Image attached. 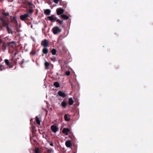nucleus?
Returning a JSON list of instances; mask_svg holds the SVG:
<instances>
[{"mask_svg":"<svg viewBox=\"0 0 153 153\" xmlns=\"http://www.w3.org/2000/svg\"><path fill=\"white\" fill-rule=\"evenodd\" d=\"M8 42H4L0 38V48L4 52L5 51L7 46H8Z\"/></svg>","mask_w":153,"mask_h":153,"instance_id":"3","label":"nucleus"},{"mask_svg":"<svg viewBox=\"0 0 153 153\" xmlns=\"http://www.w3.org/2000/svg\"><path fill=\"white\" fill-rule=\"evenodd\" d=\"M51 129L52 131L54 133H56L58 129L56 126L55 125L52 126H51Z\"/></svg>","mask_w":153,"mask_h":153,"instance_id":"12","label":"nucleus"},{"mask_svg":"<svg viewBox=\"0 0 153 153\" xmlns=\"http://www.w3.org/2000/svg\"><path fill=\"white\" fill-rule=\"evenodd\" d=\"M2 14L4 16H5V17H4V18H5V19L6 18V17L7 16H9V14L8 13H6L5 12V10H4V11H3L2 12Z\"/></svg>","mask_w":153,"mask_h":153,"instance_id":"22","label":"nucleus"},{"mask_svg":"<svg viewBox=\"0 0 153 153\" xmlns=\"http://www.w3.org/2000/svg\"><path fill=\"white\" fill-rule=\"evenodd\" d=\"M64 10L61 8H59L56 10V13L58 15H59L63 13Z\"/></svg>","mask_w":153,"mask_h":153,"instance_id":"10","label":"nucleus"},{"mask_svg":"<svg viewBox=\"0 0 153 153\" xmlns=\"http://www.w3.org/2000/svg\"><path fill=\"white\" fill-rule=\"evenodd\" d=\"M64 119L66 121H69L70 119L69 117V115L68 114H65L64 115Z\"/></svg>","mask_w":153,"mask_h":153,"instance_id":"17","label":"nucleus"},{"mask_svg":"<svg viewBox=\"0 0 153 153\" xmlns=\"http://www.w3.org/2000/svg\"><path fill=\"white\" fill-rule=\"evenodd\" d=\"M50 58L51 60L53 62H55L56 61V58L55 57L53 56H52V57H51Z\"/></svg>","mask_w":153,"mask_h":153,"instance_id":"29","label":"nucleus"},{"mask_svg":"<svg viewBox=\"0 0 153 153\" xmlns=\"http://www.w3.org/2000/svg\"><path fill=\"white\" fill-rule=\"evenodd\" d=\"M56 49L54 48H53L51 51V53L53 55H55L56 53Z\"/></svg>","mask_w":153,"mask_h":153,"instance_id":"26","label":"nucleus"},{"mask_svg":"<svg viewBox=\"0 0 153 153\" xmlns=\"http://www.w3.org/2000/svg\"><path fill=\"white\" fill-rule=\"evenodd\" d=\"M36 53V52L34 51H32L30 53V54L32 55H34Z\"/></svg>","mask_w":153,"mask_h":153,"instance_id":"36","label":"nucleus"},{"mask_svg":"<svg viewBox=\"0 0 153 153\" xmlns=\"http://www.w3.org/2000/svg\"><path fill=\"white\" fill-rule=\"evenodd\" d=\"M32 120V119H31V120H30V122H31V120Z\"/></svg>","mask_w":153,"mask_h":153,"instance_id":"42","label":"nucleus"},{"mask_svg":"<svg viewBox=\"0 0 153 153\" xmlns=\"http://www.w3.org/2000/svg\"><path fill=\"white\" fill-rule=\"evenodd\" d=\"M51 11L50 9H47L45 10L44 13L45 15H50Z\"/></svg>","mask_w":153,"mask_h":153,"instance_id":"18","label":"nucleus"},{"mask_svg":"<svg viewBox=\"0 0 153 153\" xmlns=\"http://www.w3.org/2000/svg\"><path fill=\"white\" fill-rule=\"evenodd\" d=\"M60 0H53L54 2L57 4L58 3V2L60 1Z\"/></svg>","mask_w":153,"mask_h":153,"instance_id":"37","label":"nucleus"},{"mask_svg":"<svg viewBox=\"0 0 153 153\" xmlns=\"http://www.w3.org/2000/svg\"><path fill=\"white\" fill-rule=\"evenodd\" d=\"M70 72L69 71H68L65 72V74L67 76H69L70 74Z\"/></svg>","mask_w":153,"mask_h":153,"instance_id":"35","label":"nucleus"},{"mask_svg":"<svg viewBox=\"0 0 153 153\" xmlns=\"http://www.w3.org/2000/svg\"><path fill=\"white\" fill-rule=\"evenodd\" d=\"M61 17L62 18L65 19H69V17L67 15L65 14L62 15Z\"/></svg>","mask_w":153,"mask_h":153,"instance_id":"21","label":"nucleus"},{"mask_svg":"<svg viewBox=\"0 0 153 153\" xmlns=\"http://www.w3.org/2000/svg\"><path fill=\"white\" fill-rule=\"evenodd\" d=\"M49 144L51 146H53V144L52 142L50 141L49 142Z\"/></svg>","mask_w":153,"mask_h":153,"instance_id":"40","label":"nucleus"},{"mask_svg":"<svg viewBox=\"0 0 153 153\" xmlns=\"http://www.w3.org/2000/svg\"><path fill=\"white\" fill-rule=\"evenodd\" d=\"M35 153H39V148H36L34 150Z\"/></svg>","mask_w":153,"mask_h":153,"instance_id":"30","label":"nucleus"},{"mask_svg":"<svg viewBox=\"0 0 153 153\" xmlns=\"http://www.w3.org/2000/svg\"><path fill=\"white\" fill-rule=\"evenodd\" d=\"M52 31L54 34H58L59 33L62 31V30L60 29L59 27L56 26L54 27L52 29Z\"/></svg>","mask_w":153,"mask_h":153,"instance_id":"4","label":"nucleus"},{"mask_svg":"<svg viewBox=\"0 0 153 153\" xmlns=\"http://www.w3.org/2000/svg\"><path fill=\"white\" fill-rule=\"evenodd\" d=\"M74 103V101L72 98H70L69 99L68 103L69 105H71L73 104Z\"/></svg>","mask_w":153,"mask_h":153,"instance_id":"19","label":"nucleus"},{"mask_svg":"<svg viewBox=\"0 0 153 153\" xmlns=\"http://www.w3.org/2000/svg\"><path fill=\"white\" fill-rule=\"evenodd\" d=\"M50 65V63L49 62H46L45 63V68L46 69H48V68Z\"/></svg>","mask_w":153,"mask_h":153,"instance_id":"20","label":"nucleus"},{"mask_svg":"<svg viewBox=\"0 0 153 153\" xmlns=\"http://www.w3.org/2000/svg\"><path fill=\"white\" fill-rule=\"evenodd\" d=\"M0 21L1 22V23L2 25L7 22L5 19V18H2L0 16Z\"/></svg>","mask_w":153,"mask_h":153,"instance_id":"15","label":"nucleus"},{"mask_svg":"<svg viewBox=\"0 0 153 153\" xmlns=\"http://www.w3.org/2000/svg\"><path fill=\"white\" fill-rule=\"evenodd\" d=\"M4 69H5L4 66H3L2 65H0V71H2Z\"/></svg>","mask_w":153,"mask_h":153,"instance_id":"32","label":"nucleus"},{"mask_svg":"<svg viewBox=\"0 0 153 153\" xmlns=\"http://www.w3.org/2000/svg\"><path fill=\"white\" fill-rule=\"evenodd\" d=\"M37 14V11L36 13V14Z\"/></svg>","mask_w":153,"mask_h":153,"instance_id":"41","label":"nucleus"},{"mask_svg":"<svg viewBox=\"0 0 153 153\" xmlns=\"http://www.w3.org/2000/svg\"><path fill=\"white\" fill-rule=\"evenodd\" d=\"M33 11V7H29V9L28 10L29 13L32 14Z\"/></svg>","mask_w":153,"mask_h":153,"instance_id":"28","label":"nucleus"},{"mask_svg":"<svg viewBox=\"0 0 153 153\" xmlns=\"http://www.w3.org/2000/svg\"><path fill=\"white\" fill-rule=\"evenodd\" d=\"M29 17V15L28 13H25L24 15H21L20 16V19L22 21H25L27 19V18Z\"/></svg>","mask_w":153,"mask_h":153,"instance_id":"7","label":"nucleus"},{"mask_svg":"<svg viewBox=\"0 0 153 153\" xmlns=\"http://www.w3.org/2000/svg\"><path fill=\"white\" fill-rule=\"evenodd\" d=\"M16 59H17L16 62V64L17 63H19L20 65L22 64L24 62V59H22L21 56H18L17 58H16Z\"/></svg>","mask_w":153,"mask_h":153,"instance_id":"6","label":"nucleus"},{"mask_svg":"<svg viewBox=\"0 0 153 153\" xmlns=\"http://www.w3.org/2000/svg\"><path fill=\"white\" fill-rule=\"evenodd\" d=\"M19 51H16L14 55L12 56L11 59L9 60L5 59L4 62L6 65L8 66L10 68H12L14 65H16V62L17 59H16L15 56L18 53Z\"/></svg>","mask_w":153,"mask_h":153,"instance_id":"1","label":"nucleus"},{"mask_svg":"<svg viewBox=\"0 0 153 153\" xmlns=\"http://www.w3.org/2000/svg\"><path fill=\"white\" fill-rule=\"evenodd\" d=\"M1 1V0H0V2Z\"/></svg>","mask_w":153,"mask_h":153,"instance_id":"43","label":"nucleus"},{"mask_svg":"<svg viewBox=\"0 0 153 153\" xmlns=\"http://www.w3.org/2000/svg\"><path fill=\"white\" fill-rule=\"evenodd\" d=\"M2 26L3 27H6L7 30V31L8 33H11L12 34L13 33V32L12 31V29L10 28L9 27V24L8 22H7Z\"/></svg>","mask_w":153,"mask_h":153,"instance_id":"5","label":"nucleus"},{"mask_svg":"<svg viewBox=\"0 0 153 153\" xmlns=\"http://www.w3.org/2000/svg\"><path fill=\"white\" fill-rule=\"evenodd\" d=\"M48 153H52L53 152V149H48L47 151Z\"/></svg>","mask_w":153,"mask_h":153,"instance_id":"33","label":"nucleus"},{"mask_svg":"<svg viewBox=\"0 0 153 153\" xmlns=\"http://www.w3.org/2000/svg\"><path fill=\"white\" fill-rule=\"evenodd\" d=\"M8 47L9 48V53L11 54H12L13 52L15 53L16 51H18L16 50L15 46V43L13 42L8 43Z\"/></svg>","mask_w":153,"mask_h":153,"instance_id":"2","label":"nucleus"},{"mask_svg":"<svg viewBox=\"0 0 153 153\" xmlns=\"http://www.w3.org/2000/svg\"><path fill=\"white\" fill-rule=\"evenodd\" d=\"M48 19L51 22H54L57 20V18L54 15H52L51 16H48Z\"/></svg>","mask_w":153,"mask_h":153,"instance_id":"9","label":"nucleus"},{"mask_svg":"<svg viewBox=\"0 0 153 153\" xmlns=\"http://www.w3.org/2000/svg\"><path fill=\"white\" fill-rule=\"evenodd\" d=\"M70 131V129L67 128H64L62 131V133L65 134L66 135H68V133Z\"/></svg>","mask_w":153,"mask_h":153,"instance_id":"11","label":"nucleus"},{"mask_svg":"<svg viewBox=\"0 0 153 153\" xmlns=\"http://www.w3.org/2000/svg\"><path fill=\"white\" fill-rule=\"evenodd\" d=\"M31 127H32V129L33 130H34L35 128V126L33 124L32 125Z\"/></svg>","mask_w":153,"mask_h":153,"instance_id":"38","label":"nucleus"},{"mask_svg":"<svg viewBox=\"0 0 153 153\" xmlns=\"http://www.w3.org/2000/svg\"><path fill=\"white\" fill-rule=\"evenodd\" d=\"M28 5L30 7H31V6L34 7V6L33 4V3L31 2H28Z\"/></svg>","mask_w":153,"mask_h":153,"instance_id":"34","label":"nucleus"},{"mask_svg":"<svg viewBox=\"0 0 153 153\" xmlns=\"http://www.w3.org/2000/svg\"><path fill=\"white\" fill-rule=\"evenodd\" d=\"M65 145L67 147H71L72 144L71 141L68 140L66 142Z\"/></svg>","mask_w":153,"mask_h":153,"instance_id":"14","label":"nucleus"},{"mask_svg":"<svg viewBox=\"0 0 153 153\" xmlns=\"http://www.w3.org/2000/svg\"><path fill=\"white\" fill-rule=\"evenodd\" d=\"M56 21L57 22H58L59 25H62V27H63V22L62 20H60L59 19H57Z\"/></svg>","mask_w":153,"mask_h":153,"instance_id":"25","label":"nucleus"},{"mask_svg":"<svg viewBox=\"0 0 153 153\" xmlns=\"http://www.w3.org/2000/svg\"><path fill=\"white\" fill-rule=\"evenodd\" d=\"M58 94L59 96L63 97H65L66 96L65 93L61 91H59L58 92Z\"/></svg>","mask_w":153,"mask_h":153,"instance_id":"13","label":"nucleus"},{"mask_svg":"<svg viewBox=\"0 0 153 153\" xmlns=\"http://www.w3.org/2000/svg\"><path fill=\"white\" fill-rule=\"evenodd\" d=\"M41 45L44 47H47L49 46V42L47 39H45L42 42Z\"/></svg>","mask_w":153,"mask_h":153,"instance_id":"8","label":"nucleus"},{"mask_svg":"<svg viewBox=\"0 0 153 153\" xmlns=\"http://www.w3.org/2000/svg\"><path fill=\"white\" fill-rule=\"evenodd\" d=\"M16 20V17L15 16H13L12 18V19L11 20V21H13V22Z\"/></svg>","mask_w":153,"mask_h":153,"instance_id":"31","label":"nucleus"},{"mask_svg":"<svg viewBox=\"0 0 153 153\" xmlns=\"http://www.w3.org/2000/svg\"><path fill=\"white\" fill-rule=\"evenodd\" d=\"M67 105V103L65 101H63L61 102V105L64 108H65Z\"/></svg>","mask_w":153,"mask_h":153,"instance_id":"24","label":"nucleus"},{"mask_svg":"<svg viewBox=\"0 0 153 153\" xmlns=\"http://www.w3.org/2000/svg\"><path fill=\"white\" fill-rule=\"evenodd\" d=\"M48 50L47 47H45L42 50L43 53L46 54L48 53Z\"/></svg>","mask_w":153,"mask_h":153,"instance_id":"16","label":"nucleus"},{"mask_svg":"<svg viewBox=\"0 0 153 153\" xmlns=\"http://www.w3.org/2000/svg\"><path fill=\"white\" fill-rule=\"evenodd\" d=\"M14 24L16 25V26H17L18 25V22L17 21H16L13 22Z\"/></svg>","mask_w":153,"mask_h":153,"instance_id":"39","label":"nucleus"},{"mask_svg":"<svg viewBox=\"0 0 153 153\" xmlns=\"http://www.w3.org/2000/svg\"><path fill=\"white\" fill-rule=\"evenodd\" d=\"M35 120L37 123L39 125H40L41 122L38 117H35Z\"/></svg>","mask_w":153,"mask_h":153,"instance_id":"23","label":"nucleus"},{"mask_svg":"<svg viewBox=\"0 0 153 153\" xmlns=\"http://www.w3.org/2000/svg\"><path fill=\"white\" fill-rule=\"evenodd\" d=\"M53 85L56 88H58L59 86V83L57 82H54Z\"/></svg>","mask_w":153,"mask_h":153,"instance_id":"27","label":"nucleus"}]
</instances>
